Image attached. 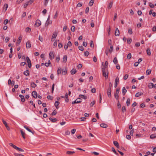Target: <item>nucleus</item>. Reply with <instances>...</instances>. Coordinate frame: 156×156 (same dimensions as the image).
<instances>
[{
    "mask_svg": "<svg viewBox=\"0 0 156 156\" xmlns=\"http://www.w3.org/2000/svg\"><path fill=\"white\" fill-rule=\"evenodd\" d=\"M79 49L80 50L82 51H83L84 50L83 47L82 46H79Z\"/></svg>",
    "mask_w": 156,
    "mask_h": 156,
    "instance_id": "09e8293b",
    "label": "nucleus"
},
{
    "mask_svg": "<svg viewBox=\"0 0 156 156\" xmlns=\"http://www.w3.org/2000/svg\"><path fill=\"white\" fill-rule=\"evenodd\" d=\"M119 90L120 88H117L116 89V92L115 94V97L117 100H118L119 99L118 94L119 93Z\"/></svg>",
    "mask_w": 156,
    "mask_h": 156,
    "instance_id": "f03ea898",
    "label": "nucleus"
},
{
    "mask_svg": "<svg viewBox=\"0 0 156 156\" xmlns=\"http://www.w3.org/2000/svg\"><path fill=\"white\" fill-rule=\"evenodd\" d=\"M41 24V21L39 20H37L35 24V26L36 27H38L40 26Z\"/></svg>",
    "mask_w": 156,
    "mask_h": 156,
    "instance_id": "20e7f679",
    "label": "nucleus"
},
{
    "mask_svg": "<svg viewBox=\"0 0 156 156\" xmlns=\"http://www.w3.org/2000/svg\"><path fill=\"white\" fill-rule=\"evenodd\" d=\"M67 45H68V46L69 47H70L72 46V44L71 43V42L70 41H68V42L67 43Z\"/></svg>",
    "mask_w": 156,
    "mask_h": 156,
    "instance_id": "5fc2aeb1",
    "label": "nucleus"
},
{
    "mask_svg": "<svg viewBox=\"0 0 156 156\" xmlns=\"http://www.w3.org/2000/svg\"><path fill=\"white\" fill-rule=\"evenodd\" d=\"M49 0H44V4L45 6H46Z\"/></svg>",
    "mask_w": 156,
    "mask_h": 156,
    "instance_id": "3c124183",
    "label": "nucleus"
},
{
    "mask_svg": "<svg viewBox=\"0 0 156 156\" xmlns=\"http://www.w3.org/2000/svg\"><path fill=\"white\" fill-rule=\"evenodd\" d=\"M49 120L51 121L52 122H54L57 121V119L56 118L52 119L50 117L49 118Z\"/></svg>",
    "mask_w": 156,
    "mask_h": 156,
    "instance_id": "5701e85b",
    "label": "nucleus"
},
{
    "mask_svg": "<svg viewBox=\"0 0 156 156\" xmlns=\"http://www.w3.org/2000/svg\"><path fill=\"white\" fill-rule=\"evenodd\" d=\"M115 35L116 36H119V31L117 28L115 30Z\"/></svg>",
    "mask_w": 156,
    "mask_h": 156,
    "instance_id": "9b49d317",
    "label": "nucleus"
},
{
    "mask_svg": "<svg viewBox=\"0 0 156 156\" xmlns=\"http://www.w3.org/2000/svg\"><path fill=\"white\" fill-rule=\"evenodd\" d=\"M31 87L32 88H35L37 86L36 84L34 82H32L31 83Z\"/></svg>",
    "mask_w": 156,
    "mask_h": 156,
    "instance_id": "c756f323",
    "label": "nucleus"
},
{
    "mask_svg": "<svg viewBox=\"0 0 156 156\" xmlns=\"http://www.w3.org/2000/svg\"><path fill=\"white\" fill-rule=\"evenodd\" d=\"M52 22L51 20H50V21L47 20L46 22L45 25H48L49 24H51L52 23Z\"/></svg>",
    "mask_w": 156,
    "mask_h": 156,
    "instance_id": "ea45409f",
    "label": "nucleus"
},
{
    "mask_svg": "<svg viewBox=\"0 0 156 156\" xmlns=\"http://www.w3.org/2000/svg\"><path fill=\"white\" fill-rule=\"evenodd\" d=\"M14 155L15 156H24L23 154L18 153H15Z\"/></svg>",
    "mask_w": 156,
    "mask_h": 156,
    "instance_id": "603ef678",
    "label": "nucleus"
},
{
    "mask_svg": "<svg viewBox=\"0 0 156 156\" xmlns=\"http://www.w3.org/2000/svg\"><path fill=\"white\" fill-rule=\"evenodd\" d=\"M150 138L151 139H154L156 138V134H152L150 136Z\"/></svg>",
    "mask_w": 156,
    "mask_h": 156,
    "instance_id": "f704fd0d",
    "label": "nucleus"
},
{
    "mask_svg": "<svg viewBox=\"0 0 156 156\" xmlns=\"http://www.w3.org/2000/svg\"><path fill=\"white\" fill-rule=\"evenodd\" d=\"M91 153L96 156H97L99 154V153H98L95 151L92 152Z\"/></svg>",
    "mask_w": 156,
    "mask_h": 156,
    "instance_id": "4d7b16f0",
    "label": "nucleus"
},
{
    "mask_svg": "<svg viewBox=\"0 0 156 156\" xmlns=\"http://www.w3.org/2000/svg\"><path fill=\"white\" fill-rule=\"evenodd\" d=\"M131 58V54L130 53H129L127 55V58H128V59H130Z\"/></svg>",
    "mask_w": 156,
    "mask_h": 156,
    "instance_id": "a18cd8bd",
    "label": "nucleus"
},
{
    "mask_svg": "<svg viewBox=\"0 0 156 156\" xmlns=\"http://www.w3.org/2000/svg\"><path fill=\"white\" fill-rule=\"evenodd\" d=\"M19 97L21 98V100L22 102H24L25 101V100L23 95L20 94L19 95Z\"/></svg>",
    "mask_w": 156,
    "mask_h": 156,
    "instance_id": "9d476101",
    "label": "nucleus"
},
{
    "mask_svg": "<svg viewBox=\"0 0 156 156\" xmlns=\"http://www.w3.org/2000/svg\"><path fill=\"white\" fill-rule=\"evenodd\" d=\"M128 75L127 74H126L124 76L123 79L125 80H126L128 78Z\"/></svg>",
    "mask_w": 156,
    "mask_h": 156,
    "instance_id": "052dcab7",
    "label": "nucleus"
},
{
    "mask_svg": "<svg viewBox=\"0 0 156 156\" xmlns=\"http://www.w3.org/2000/svg\"><path fill=\"white\" fill-rule=\"evenodd\" d=\"M82 102V99L80 98H79L75 100L74 101H72V104H73L76 103H81Z\"/></svg>",
    "mask_w": 156,
    "mask_h": 156,
    "instance_id": "7ed1b4c3",
    "label": "nucleus"
},
{
    "mask_svg": "<svg viewBox=\"0 0 156 156\" xmlns=\"http://www.w3.org/2000/svg\"><path fill=\"white\" fill-rule=\"evenodd\" d=\"M147 54L148 55H150L151 53V51L150 50V49L149 48H147Z\"/></svg>",
    "mask_w": 156,
    "mask_h": 156,
    "instance_id": "58836bf2",
    "label": "nucleus"
},
{
    "mask_svg": "<svg viewBox=\"0 0 156 156\" xmlns=\"http://www.w3.org/2000/svg\"><path fill=\"white\" fill-rule=\"evenodd\" d=\"M115 83L118 84L119 82V78L118 77H117L115 79Z\"/></svg>",
    "mask_w": 156,
    "mask_h": 156,
    "instance_id": "a19ab883",
    "label": "nucleus"
},
{
    "mask_svg": "<svg viewBox=\"0 0 156 156\" xmlns=\"http://www.w3.org/2000/svg\"><path fill=\"white\" fill-rule=\"evenodd\" d=\"M20 132L23 137L24 139H25L26 138L25 136V133L22 130H20Z\"/></svg>",
    "mask_w": 156,
    "mask_h": 156,
    "instance_id": "4be33fe9",
    "label": "nucleus"
},
{
    "mask_svg": "<svg viewBox=\"0 0 156 156\" xmlns=\"http://www.w3.org/2000/svg\"><path fill=\"white\" fill-rule=\"evenodd\" d=\"M118 60H117V58L116 57H115L114 58V60H113V62H114V63L115 64H117L118 63Z\"/></svg>",
    "mask_w": 156,
    "mask_h": 156,
    "instance_id": "473e14b6",
    "label": "nucleus"
},
{
    "mask_svg": "<svg viewBox=\"0 0 156 156\" xmlns=\"http://www.w3.org/2000/svg\"><path fill=\"white\" fill-rule=\"evenodd\" d=\"M108 62L107 61H105V64L104 66L102 68H104V69H105V68H107L108 66Z\"/></svg>",
    "mask_w": 156,
    "mask_h": 156,
    "instance_id": "c85d7f7f",
    "label": "nucleus"
},
{
    "mask_svg": "<svg viewBox=\"0 0 156 156\" xmlns=\"http://www.w3.org/2000/svg\"><path fill=\"white\" fill-rule=\"evenodd\" d=\"M47 98L48 99L52 100L53 97L50 95H48L47 97Z\"/></svg>",
    "mask_w": 156,
    "mask_h": 156,
    "instance_id": "338daca9",
    "label": "nucleus"
},
{
    "mask_svg": "<svg viewBox=\"0 0 156 156\" xmlns=\"http://www.w3.org/2000/svg\"><path fill=\"white\" fill-rule=\"evenodd\" d=\"M128 32L130 34H132L133 31L132 29H129L128 30Z\"/></svg>",
    "mask_w": 156,
    "mask_h": 156,
    "instance_id": "c03bdc74",
    "label": "nucleus"
},
{
    "mask_svg": "<svg viewBox=\"0 0 156 156\" xmlns=\"http://www.w3.org/2000/svg\"><path fill=\"white\" fill-rule=\"evenodd\" d=\"M100 126L101 127L104 128H106L108 126V125L105 123H101Z\"/></svg>",
    "mask_w": 156,
    "mask_h": 156,
    "instance_id": "ddd939ff",
    "label": "nucleus"
},
{
    "mask_svg": "<svg viewBox=\"0 0 156 156\" xmlns=\"http://www.w3.org/2000/svg\"><path fill=\"white\" fill-rule=\"evenodd\" d=\"M112 151L115 154H116V155H119V154L117 153L116 151L115 150V148L114 147H112Z\"/></svg>",
    "mask_w": 156,
    "mask_h": 156,
    "instance_id": "4c0bfd02",
    "label": "nucleus"
},
{
    "mask_svg": "<svg viewBox=\"0 0 156 156\" xmlns=\"http://www.w3.org/2000/svg\"><path fill=\"white\" fill-rule=\"evenodd\" d=\"M111 89L110 88H108L107 90V95L109 97H110L111 96Z\"/></svg>",
    "mask_w": 156,
    "mask_h": 156,
    "instance_id": "423d86ee",
    "label": "nucleus"
},
{
    "mask_svg": "<svg viewBox=\"0 0 156 156\" xmlns=\"http://www.w3.org/2000/svg\"><path fill=\"white\" fill-rule=\"evenodd\" d=\"M113 47L112 45H111L110 47V48L109 49V52L110 53H111L113 51Z\"/></svg>",
    "mask_w": 156,
    "mask_h": 156,
    "instance_id": "37998d69",
    "label": "nucleus"
},
{
    "mask_svg": "<svg viewBox=\"0 0 156 156\" xmlns=\"http://www.w3.org/2000/svg\"><path fill=\"white\" fill-rule=\"evenodd\" d=\"M26 59H27L28 64L31 63V61L28 57L27 56L26 57Z\"/></svg>",
    "mask_w": 156,
    "mask_h": 156,
    "instance_id": "7c9ffc66",
    "label": "nucleus"
},
{
    "mask_svg": "<svg viewBox=\"0 0 156 156\" xmlns=\"http://www.w3.org/2000/svg\"><path fill=\"white\" fill-rule=\"evenodd\" d=\"M102 70L103 76L106 79H107L108 76V72L107 70H105L104 68H102Z\"/></svg>",
    "mask_w": 156,
    "mask_h": 156,
    "instance_id": "f257e3e1",
    "label": "nucleus"
},
{
    "mask_svg": "<svg viewBox=\"0 0 156 156\" xmlns=\"http://www.w3.org/2000/svg\"><path fill=\"white\" fill-rule=\"evenodd\" d=\"M59 103H60L58 101H55V106L56 108L58 109V106L59 105Z\"/></svg>",
    "mask_w": 156,
    "mask_h": 156,
    "instance_id": "f3484780",
    "label": "nucleus"
},
{
    "mask_svg": "<svg viewBox=\"0 0 156 156\" xmlns=\"http://www.w3.org/2000/svg\"><path fill=\"white\" fill-rule=\"evenodd\" d=\"M114 144L117 148H119V146L118 143L116 141H115L113 142Z\"/></svg>",
    "mask_w": 156,
    "mask_h": 156,
    "instance_id": "dca6fc26",
    "label": "nucleus"
},
{
    "mask_svg": "<svg viewBox=\"0 0 156 156\" xmlns=\"http://www.w3.org/2000/svg\"><path fill=\"white\" fill-rule=\"evenodd\" d=\"M24 128H25L27 131L31 133L32 134H34V131H32L27 126H24Z\"/></svg>",
    "mask_w": 156,
    "mask_h": 156,
    "instance_id": "2eb2a0df",
    "label": "nucleus"
},
{
    "mask_svg": "<svg viewBox=\"0 0 156 156\" xmlns=\"http://www.w3.org/2000/svg\"><path fill=\"white\" fill-rule=\"evenodd\" d=\"M67 60V57L66 55H65L64 56L63 58V62H66Z\"/></svg>",
    "mask_w": 156,
    "mask_h": 156,
    "instance_id": "bb28decb",
    "label": "nucleus"
},
{
    "mask_svg": "<svg viewBox=\"0 0 156 156\" xmlns=\"http://www.w3.org/2000/svg\"><path fill=\"white\" fill-rule=\"evenodd\" d=\"M23 74L27 76H29V71L28 70H27L24 72Z\"/></svg>",
    "mask_w": 156,
    "mask_h": 156,
    "instance_id": "6ab92c4d",
    "label": "nucleus"
},
{
    "mask_svg": "<svg viewBox=\"0 0 156 156\" xmlns=\"http://www.w3.org/2000/svg\"><path fill=\"white\" fill-rule=\"evenodd\" d=\"M55 57L54 53L52 51H51L49 54V57L51 60L53 59Z\"/></svg>",
    "mask_w": 156,
    "mask_h": 156,
    "instance_id": "39448f33",
    "label": "nucleus"
},
{
    "mask_svg": "<svg viewBox=\"0 0 156 156\" xmlns=\"http://www.w3.org/2000/svg\"><path fill=\"white\" fill-rule=\"evenodd\" d=\"M50 63V62L49 60L48 62L46 63L45 64V65L46 67H48L49 66Z\"/></svg>",
    "mask_w": 156,
    "mask_h": 156,
    "instance_id": "bf43d9fd",
    "label": "nucleus"
},
{
    "mask_svg": "<svg viewBox=\"0 0 156 156\" xmlns=\"http://www.w3.org/2000/svg\"><path fill=\"white\" fill-rule=\"evenodd\" d=\"M143 95V93L142 92H138L136 93L135 94V97H138L140 96Z\"/></svg>",
    "mask_w": 156,
    "mask_h": 156,
    "instance_id": "4468645a",
    "label": "nucleus"
},
{
    "mask_svg": "<svg viewBox=\"0 0 156 156\" xmlns=\"http://www.w3.org/2000/svg\"><path fill=\"white\" fill-rule=\"evenodd\" d=\"M24 0H17L16 2V4H19L23 1Z\"/></svg>",
    "mask_w": 156,
    "mask_h": 156,
    "instance_id": "13d9d810",
    "label": "nucleus"
},
{
    "mask_svg": "<svg viewBox=\"0 0 156 156\" xmlns=\"http://www.w3.org/2000/svg\"><path fill=\"white\" fill-rule=\"evenodd\" d=\"M61 71H62V70H61V68H58V70H57V74H61Z\"/></svg>",
    "mask_w": 156,
    "mask_h": 156,
    "instance_id": "79ce46f5",
    "label": "nucleus"
},
{
    "mask_svg": "<svg viewBox=\"0 0 156 156\" xmlns=\"http://www.w3.org/2000/svg\"><path fill=\"white\" fill-rule=\"evenodd\" d=\"M127 43L130 44L132 41V39L131 38H129L127 39Z\"/></svg>",
    "mask_w": 156,
    "mask_h": 156,
    "instance_id": "0e129e2a",
    "label": "nucleus"
},
{
    "mask_svg": "<svg viewBox=\"0 0 156 156\" xmlns=\"http://www.w3.org/2000/svg\"><path fill=\"white\" fill-rule=\"evenodd\" d=\"M95 101H93L90 103V106L92 107L95 104Z\"/></svg>",
    "mask_w": 156,
    "mask_h": 156,
    "instance_id": "69168bd1",
    "label": "nucleus"
},
{
    "mask_svg": "<svg viewBox=\"0 0 156 156\" xmlns=\"http://www.w3.org/2000/svg\"><path fill=\"white\" fill-rule=\"evenodd\" d=\"M74 151H67L66 152V154L69 155H72L73 154L75 153Z\"/></svg>",
    "mask_w": 156,
    "mask_h": 156,
    "instance_id": "f8f14e48",
    "label": "nucleus"
},
{
    "mask_svg": "<svg viewBox=\"0 0 156 156\" xmlns=\"http://www.w3.org/2000/svg\"><path fill=\"white\" fill-rule=\"evenodd\" d=\"M154 87V84L152 83H149L148 87L149 88H152Z\"/></svg>",
    "mask_w": 156,
    "mask_h": 156,
    "instance_id": "aec40b11",
    "label": "nucleus"
},
{
    "mask_svg": "<svg viewBox=\"0 0 156 156\" xmlns=\"http://www.w3.org/2000/svg\"><path fill=\"white\" fill-rule=\"evenodd\" d=\"M32 95L33 97L36 98L37 97V92L35 91H33L32 93Z\"/></svg>",
    "mask_w": 156,
    "mask_h": 156,
    "instance_id": "0eeeda50",
    "label": "nucleus"
},
{
    "mask_svg": "<svg viewBox=\"0 0 156 156\" xmlns=\"http://www.w3.org/2000/svg\"><path fill=\"white\" fill-rule=\"evenodd\" d=\"M21 39H22L21 37H19L18 38V39L17 40L16 43L18 44H20L21 42Z\"/></svg>",
    "mask_w": 156,
    "mask_h": 156,
    "instance_id": "e433bc0d",
    "label": "nucleus"
},
{
    "mask_svg": "<svg viewBox=\"0 0 156 156\" xmlns=\"http://www.w3.org/2000/svg\"><path fill=\"white\" fill-rule=\"evenodd\" d=\"M122 91V94H123V95H124L125 94L127 91V90H126V89L125 87H123Z\"/></svg>",
    "mask_w": 156,
    "mask_h": 156,
    "instance_id": "a878e982",
    "label": "nucleus"
},
{
    "mask_svg": "<svg viewBox=\"0 0 156 156\" xmlns=\"http://www.w3.org/2000/svg\"><path fill=\"white\" fill-rule=\"evenodd\" d=\"M149 6L151 8H153L154 7V5L151 2L149 3Z\"/></svg>",
    "mask_w": 156,
    "mask_h": 156,
    "instance_id": "680f3d73",
    "label": "nucleus"
},
{
    "mask_svg": "<svg viewBox=\"0 0 156 156\" xmlns=\"http://www.w3.org/2000/svg\"><path fill=\"white\" fill-rule=\"evenodd\" d=\"M31 29L29 27H27L25 29V31L26 32H28L30 31Z\"/></svg>",
    "mask_w": 156,
    "mask_h": 156,
    "instance_id": "864d4df0",
    "label": "nucleus"
},
{
    "mask_svg": "<svg viewBox=\"0 0 156 156\" xmlns=\"http://www.w3.org/2000/svg\"><path fill=\"white\" fill-rule=\"evenodd\" d=\"M89 53L88 51H86L84 52V55L86 56H87L89 55Z\"/></svg>",
    "mask_w": 156,
    "mask_h": 156,
    "instance_id": "6e6d98bb",
    "label": "nucleus"
},
{
    "mask_svg": "<svg viewBox=\"0 0 156 156\" xmlns=\"http://www.w3.org/2000/svg\"><path fill=\"white\" fill-rule=\"evenodd\" d=\"M89 11V7H87L86 8V10H85V12L86 13H88Z\"/></svg>",
    "mask_w": 156,
    "mask_h": 156,
    "instance_id": "e2e57ef3",
    "label": "nucleus"
},
{
    "mask_svg": "<svg viewBox=\"0 0 156 156\" xmlns=\"http://www.w3.org/2000/svg\"><path fill=\"white\" fill-rule=\"evenodd\" d=\"M94 3V0H91L89 3V5L90 6H91L93 5Z\"/></svg>",
    "mask_w": 156,
    "mask_h": 156,
    "instance_id": "72a5a7b5",
    "label": "nucleus"
},
{
    "mask_svg": "<svg viewBox=\"0 0 156 156\" xmlns=\"http://www.w3.org/2000/svg\"><path fill=\"white\" fill-rule=\"evenodd\" d=\"M79 97L80 98H82L84 99H86L87 98V96L82 94H80L79 95Z\"/></svg>",
    "mask_w": 156,
    "mask_h": 156,
    "instance_id": "412c9836",
    "label": "nucleus"
},
{
    "mask_svg": "<svg viewBox=\"0 0 156 156\" xmlns=\"http://www.w3.org/2000/svg\"><path fill=\"white\" fill-rule=\"evenodd\" d=\"M75 27L74 26H72L71 27V30L72 31H74L75 30Z\"/></svg>",
    "mask_w": 156,
    "mask_h": 156,
    "instance_id": "de8ad7c7",
    "label": "nucleus"
},
{
    "mask_svg": "<svg viewBox=\"0 0 156 156\" xmlns=\"http://www.w3.org/2000/svg\"><path fill=\"white\" fill-rule=\"evenodd\" d=\"M76 69H73L70 72L73 75L76 73Z\"/></svg>",
    "mask_w": 156,
    "mask_h": 156,
    "instance_id": "b1692460",
    "label": "nucleus"
},
{
    "mask_svg": "<svg viewBox=\"0 0 156 156\" xmlns=\"http://www.w3.org/2000/svg\"><path fill=\"white\" fill-rule=\"evenodd\" d=\"M2 121L5 127L8 126L7 123L3 119H2Z\"/></svg>",
    "mask_w": 156,
    "mask_h": 156,
    "instance_id": "49530a36",
    "label": "nucleus"
},
{
    "mask_svg": "<svg viewBox=\"0 0 156 156\" xmlns=\"http://www.w3.org/2000/svg\"><path fill=\"white\" fill-rule=\"evenodd\" d=\"M151 73V69H147L146 71V75H150Z\"/></svg>",
    "mask_w": 156,
    "mask_h": 156,
    "instance_id": "cd10ccee",
    "label": "nucleus"
},
{
    "mask_svg": "<svg viewBox=\"0 0 156 156\" xmlns=\"http://www.w3.org/2000/svg\"><path fill=\"white\" fill-rule=\"evenodd\" d=\"M8 4H4V5L3 8H4V9H5V12L6 11L7 9L8 8Z\"/></svg>",
    "mask_w": 156,
    "mask_h": 156,
    "instance_id": "2f4dec72",
    "label": "nucleus"
},
{
    "mask_svg": "<svg viewBox=\"0 0 156 156\" xmlns=\"http://www.w3.org/2000/svg\"><path fill=\"white\" fill-rule=\"evenodd\" d=\"M67 72V70L66 69H65L64 70H63V69H62V74L63 75H66Z\"/></svg>",
    "mask_w": 156,
    "mask_h": 156,
    "instance_id": "c9c22d12",
    "label": "nucleus"
},
{
    "mask_svg": "<svg viewBox=\"0 0 156 156\" xmlns=\"http://www.w3.org/2000/svg\"><path fill=\"white\" fill-rule=\"evenodd\" d=\"M126 111V108L125 106H123L122 109V112L124 113Z\"/></svg>",
    "mask_w": 156,
    "mask_h": 156,
    "instance_id": "8fccbe9b",
    "label": "nucleus"
},
{
    "mask_svg": "<svg viewBox=\"0 0 156 156\" xmlns=\"http://www.w3.org/2000/svg\"><path fill=\"white\" fill-rule=\"evenodd\" d=\"M31 47V44L29 41H28L26 43V47L27 48H30Z\"/></svg>",
    "mask_w": 156,
    "mask_h": 156,
    "instance_id": "1a4fd4ad",
    "label": "nucleus"
},
{
    "mask_svg": "<svg viewBox=\"0 0 156 156\" xmlns=\"http://www.w3.org/2000/svg\"><path fill=\"white\" fill-rule=\"evenodd\" d=\"M145 106V104L144 103H142L140 105V107L141 108H144Z\"/></svg>",
    "mask_w": 156,
    "mask_h": 156,
    "instance_id": "774afa93",
    "label": "nucleus"
},
{
    "mask_svg": "<svg viewBox=\"0 0 156 156\" xmlns=\"http://www.w3.org/2000/svg\"><path fill=\"white\" fill-rule=\"evenodd\" d=\"M130 103V100L129 98H128L127 99L126 102V104H127V106H129Z\"/></svg>",
    "mask_w": 156,
    "mask_h": 156,
    "instance_id": "393cba45",
    "label": "nucleus"
},
{
    "mask_svg": "<svg viewBox=\"0 0 156 156\" xmlns=\"http://www.w3.org/2000/svg\"><path fill=\"white\" fill-rule=\"evenodd\" d=\"M57 34L56 33H54L52 36L51 39V41H54V40L53 39L54 38H55L56 36H57Z\"/></svg>",
    "mask_w": 156,
    "mask_h": 156,
    "instance_id": "6e6552de",
    "label": "nucleus"
},
{
    "mask_svg": "<svg viewBox=\"0 0 156 156\" xmlns=\"http://www.w3.org/2000/svg\"><path fill=\"white\" fill-rule=\"evenodd\" d=\"M113 2H111L108 5V9H110L112 7Z\"/></svg>",
    "mask_w": 156,
    "mask_h": 156,
    "instance_id": "a211bd4d",
    "label": "nucleus"
}]
</instances>
